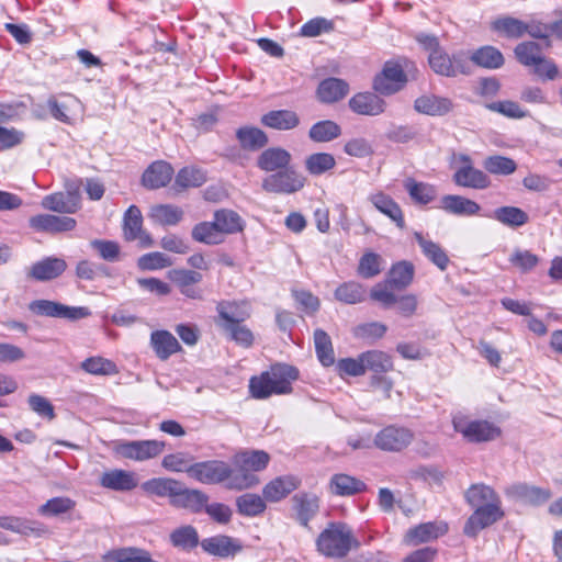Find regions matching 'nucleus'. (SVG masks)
<instances>
[{"label":"nucleus","instance_id":"nucleus-1","mask_svg":"<svg viewBox=\"0 0 562 562\" xmlns=\"http://www.w3.org/2000/svg\"><path fill=\"white\" fill-rule=\"evenodd\" d=\"M319 554L330 559H342L360 543L352 529L345 522H330L315 541Z\"/></svg>","mask_w":562,"mask_h":562},{"label":"nucleus","instance_id":"nucleus-2","mask_svg":"<svg viewBox=\"0 0 562 562\" xmlns=\"http://www.w3.org/2000/svg\"><path fill=\"white\" fill-rule=\"evenodd\" d=\"M270 457L262 450L241 451L233 457V476L231 490H245L259 483L255 472L267 468Z\"/></svg>","mask_w":562,"mask_h":562},{"label":"nucleus","instance_id":"nucleus-3","mask_svg":"<svg viewBox=\"0 0 562 562\" xmlns=\"http://www.w3.org/2000/svg\"><path fill=\"white\" fill-rule=\"evenodd\" d=\"M29 311L36 316L63 318L76 322L91 316V311L86 306H68L57 301L45 299L34 300L29 303Z\"/></svg>","mask_w":562,"mask_h":562},{"label":"nucleus","instance_id":"nucleus-4","mask_svg":"<svg viewBox=\"0 0 562 562\" xmlns=\"http://www.w3.org/2000/svg\"><path fill=\"white\" fill-rule=\"evenodd\" d=\"M189 476L202 484H220L226 482L228 487L233 476V467L222 460L196 462L189 469Z\"/></svg>","mask_w":562,"mask_h":562},{"label":"nucleus","instance_id":"nucleus-5","mask_svg":"<svg viewBox=\"0 0 562 562\" xmlns=\"http://www.w3.org/2000/svg\"><path fill=\"white\" fill-rule=\"evenodd\" d=\"M453 428L470 442H483L497 438L501 434L498 427L487 420H469L459 414L452 418Z\"/></svg>","mask_w":562,"mask_h":562},{"label":"nucleus","instance_id":"nucleus-6","mask_svg":"<svg viewBox=\"0 0 562 562\" xmlns=\"http://www.w3.org/2000/svg\"><path fill=\"white\" fill-rule=\"evenodd\" d=\"M306 179L293 168L277 171L262 180V189L269 193L292 194L304 188Z\"/></svg>","mask_w":562,"mask_h":562},{"label":"nucleus","instance_id":"nucleus-7","mask_svg":"<svg viewBox=\"0 0 562 562\" xmlns=\"http://www.w3.org/2000/svg\"><path fill=\"white\" fill-rule=\"evenodd\" d=\"M407 82V76L402 66L394 61H386L382 70L375 75L372 88L382 95H392L402 90Z\"/></svg>","mask_w":562,"mask_h":562},{"label":"nucleus","instance_id":"nucleus-8","mask_svg":"<svg viewBox=\"0 0 562 562\" xmlns=\"http://www.w3.org/2000/svg\"><path fill=\"white\" fill-rule=\"evenodd\" d=\"M165 449V442L159 440H121L115 445L117 454L134 461H146L159 456Z\"/></svg>","mask_w":562,"mask_h":562},{"label":"nucleus","instance_id":"nucleus-9","mask_svg":"<svg viewBox=\"0 0 562 562\" xmlns=\"http://www.w3.org/2000/svg\"><path fill=\"white\" fill-rule=\"evenodd\" d=\"M430 68L438 75L456 77L459 74H469L467 57L463 53L449 56L442 48L428 56Z\"/></svg>","mask_w":562,"mask_h":562},{"label":"nucleus","instance_id":"nucleus-10","mask_svg":"<svg viewBox=\"0 0 562 562\" xmlns=\"http://www.w3.org/2000/svg\"><path fill=\"white\" fill-rule=\"evenodd\" d=\"M503 516L504 512L501 508V501L476 507L464 526V533L475 537L480 530L493 525L502 519Z\"/></svg>","mask_w":562,"mask_h":562},{"label":"nucleus","instance_id":"nucleus-11","mask_svg":"<svg viewBox=\"0 0 562 562\" xmlns=\"http://www.w3.org/2000/svg\"><path fill=\"white\" fill-rule=\"evenodd\" d=\"M414 439V434L405 427L387 426L380 430L374 445L384 451H401L405 449Z\"/></svg>","mask_w":562,"mask_h":562},{"label":"nucleus","instance_id":"nucleus-12","mask_svg":"<svg viewBox=\"0 0 562 562\" xmlns=\"http://www.w3.org/2000/svg\"><path fill=\"white\" fill-rule=\"evenodd\" d=\"M505 495L516 502L539 506L547 503L552 493L549 488H543L527 483H515L505 488Z\"/></svg>","mask_w":562,"mask_h":562},{"label":"nucleus","instance_id":"nucleus-13","mask_svg":"<svg viewBox=\"0 0 562 562\" xmlns=\"http://www.w3.org/2000/svg\"><path fill=\"white\" fill-rule=\"evenodd\" d=\"M66 269L67 263L63 258L45 257L27 268L26 278L38 282H46L57 279Z\"/></svg>","mask_w":562,"mask_h":562},{"label":"nucleus","instance_id":"nucleus-14","mask_svg":"<svg viewBox=\"0 0 562 562\" xmlns=\"http://www.w3.org/2000/svg\"><path fill=\"white\" fill-rule=\"evenodd\" d=\"M209 502V496L200 491L186 487L181 482L171 499V506L187 509L193 514L203 512Z\"/></svg>","mask_w":562,"mask_h":562},{"label":"nucleus","instance_id":"nucleus-15","mask_svg":"<svg viewBox=\"0 0 562 562\" xmlns=\"http://www.w3.org/2000/svg\"><path fill=\"white\" fill-rule=\"evenodd\" d=\"M143 217L139 209L135 205H131L124 215V237L126 240H139L142 247H150L153 239L142 229Z\"/></svg>","mask_w":562,"mask_h":562},{"label":"nucleus","instance_id":"nucleus-16","mask_svg":"<svg viewBox=\"0 0 562 562\" xmlns=\"http://www.w3.org/2000/svg\"><path fill=\"white\" fill-rule=\"evenodd\" d=\"M200 544L204 552L220 558L234 557L243 549V546L237 539L225 535L205 538Z\"/></svg>","mask_w":562,"mask_h":562},{"label":"nucleus","instance_id":"nucleus-17","mask_svg":"<svg viewBox=\"0 0 562 562\" xmlns=\"http://www.w3.org/2000/svg\"><path fill=\"white\" fill-rule=\"evenodd\" d=\"M349 108L359 115L376 116L385 111L386 103L373 92H359L350 98Z\"/></svg>","mask_w":562,"mask_h":562},{"label":"nucleus","instance_id":"nucleus-18","mask_svg":"<svg viewBox=\"0 0 562 562\" xmlns=\"http://www.w3.org/2000/svg\"><path fill=\"white\" fill-rule=\"evenodd\" d=\"M218 322L221 328L224 325L244 323L250 317V305L247 302L222 301L217 304Z\"/></svg>","mask_w":562,"mask_h":562},{"label":"nucleus","instance_id":"nucleus-19","mask_svg":"<svg viewBox=\"0 0 562 562\" xmlns=\"http://www.w3.org/2000/svg\"><path fill=\"white\" fill-rule=\"evenodd\" d=\"M448 530L445 522H425L407 530L404 542L407 546H418L424 542L432 541L443 536Z\"/></svg>","mask_w":562,"mask_h":562},{"label":"nucleus","instance_id":"nucleus-20","mask_svg":"<svg viewBox=\"0 0 562 562\" xmlns=\"http://www.w3.org/2000/svg\"><path fill=\"white\" fill-rule=\"evenodd\" d=\"M452 179L457 186L474 190L487 189L492 183L487 173L474 166H460Z\"/></svg>","mask_w":562,"mask_h":562},{"label":"nucleus","instance_id":"nucleus-21","mask_svg":"<svg viewBox=\"0 0 562 562\" xmlns=\"http://www.w3.org/2000/svg\"><path fill=\"white\" fill-rule=\"evenodd\" d=\"M30 226L37 232L61 233L75 228L76 221L68 216H57L50 214H40L30 218Z\"/></svg>","mask_w":562,"mask_h":562},{"label":"nucleus","instance_id":"nucleus-22","mask_svg":"<svg viewBox=\"0 0 562 562\" xmlns=\"http://www.w3.org/2000/svg\"><path fill=\"white\" fill-rule=\"evenodd\" d=\"M291 154L281 147H269L257 158V167L266 172H277L290 166Z\"/></svg>","mask_w":562,"mask_h":562},{"label":"nucleus","instance_id":"nucleus-23","mask_svg":"<svg viewBox=\"0 0 562 562\" xmlns=\"http://www.w3.org/2000/svg\"><path fill=\"white\" fill-rule=\"evenodd\" d=\"M268 372L273 394L290 393L292 391V381L299 378L297 369L289 364H274Z\"/></svg>","mask_w":562,"mask_h":562},{"label":"nucleus","instance_id":"nucleus-24","mask_svg":"<svg viewBox=\"0 0 562 562\" xmlns=\"http://www.w3.org/2000/svg\"><path fill=\"white\" fill-rule=\"evenodd\" d=\"M173 175V169L170 164L159 160L153 162L143 173L142 183L149 190H155L166 187Z\"/></svg>","mask_w":562,"mask_h":562},{"label":"nucleus","instance_id":"nucleus-25","mask_svg":"<svg viewBox=\"0 0 562 562\" xmlns=\"http://www.w3.org/2000/svg\"><path fill=\"white\" fill-rule=\"evenodd\" d=\"M414 237L420 247L423 255L439 270L445 271L450 263V259L446 250L438 243L419 232H415Z\"/></svg>","mask_w":562,"mask_h":562},{"label":"nucleus","instance_id":"nucleus-26","mask_svg":"<svg viewBox=\"0 0 562 562\" xmlns=\"http://www.w3.org/2000/svg\"><path fill=\"white\" fill-rule=\"evenodd\" d=\"M100 484L112 491L128 492L137 486V479L131 471L115 469L104 472L100 477Z\"/></svg>","mask_w":562,"mask_h":562},{"label":"nucleus","instance_id":"nucleus-27","mask_svg":"<svg viewBox=\"0 0 562 562\" xmlns=\"http://www.w3.org/2000/svg\"><path fill=\"white\" fill-rule=\"evenodd\" d=\"M440 207L447 213L458 216L477 215L481 206L473 200L457 194H447L441 198Z\"/></svg>","mask_w":562,"mask_h":562},{"label":"nucleus","instance_id":"nucleus-28","mask_svg":"<svg viewBox=\"0 0 562 562\" xmlns=\"http://www.w3.org/2000/svg\"><path fill=\"white\" fill-rule=\"evenodd\" d=\"M452 106L450 99L435 94L420 95L414 102V109L417 112L431 116L445 115L452 110Z\"/></svg>","mask_w":562,"mask_h":562},{"label":"nucleus","instance_id":"nucleus-29","mask_svg":"<svg viewBox=\"0 0 562 562\" xmlns=\"http://www.w3.org/2000/svg\"><path fill=\"white\" fill-rule=\"evenodd\" d=\"M329 492L337 496H352L366 491L361 480L345 473L334 474L328 485Z\"/></svg>","mask_w":562,"mask_h":562},{"label":"nucleus","instance_id":"nucleus-30","mask_svg":"<svg viewBox=\"0 0 562 562\" xmlns=\"http://www.w3.org/2000/svg\"><path fill=\"white\" fill-rule=\"evenodd\" d=\"M150 345L160 360H167L181 350L177 338L168 330H156L150 335Z\"/></svg>","mask_w":562,"mask_h":562},{"label":"nucleus","instance_id":"nucleus-31","mask_svg":"<svg viewBox=\"0 0 562 562\" xmlns=\"http://www.w3.org/2000/svg\"><path fill=\"white\" fill-rule=\"evenodd\" d=\"M292 501L297 520L302 526L307 527L319 509L318 497L314 494L299 493L293 496Z\"/></svg>","mask_w":562,"mask_h":562},{"label":"nucleus","instance_id":"nucleus-32","mask_svg":"<svg viewBox=\"0 0 562 562\" xmlns=\"http://www.w3.org/2000/svg\"><path fill=\"white\" fill-rule=\"evenodd\" d=\"M369 201L374 205V207L392 220L397 227L404 228L405 221L403 216V212L400 205L387 194L383 192H378L371 194L369 196Z\"/></svg>","mask_w":562,"mask_h":562},{"label":"nucleus","instance_id":"nucleus-33","mask_svg":"<svg viewBox=\"0 0 562 562\" xmlns=\"http://www.w3.org/2000/svg\"><path fill=\"white\" fill-rule=\"evenodd\" d=\"M261 123L278 131H290L299 126L300 117L291 110H273L261 117Z\"/></svg>","mask_w":562,"mask_h":562},{"label":"nucleus","instance_id":"nucleus-34","mask_svg":"<svg viewBox=\"0 0 562 562\" xmlns=\"http://www.w3.org/2000/svg\"><path fill=\"white\" fill-rule=\"evenodd\" d=\"M491 30L501 36L517 40L526 34L527 22L509 15H503L491 22Z\"/></svg>","mask_w":562,"mask_h":562},{"label":"nucleus","instance_id":"nucleus-35","mask_svg":"<svg viewBox=\"0 0 562 562\" xmlns=\"http://www.w3.org/2000/svg\"><path fill=\"white\" fill-rule=\"evenodd\" d=\"M403 186L415 204L426 205L437 198V188L434 184L407 178Z\"/></svg>","mask_w":562,"mask_h":562},{"label":"nucleus","instance_id":"nucleus-36","mask_svg":"<svg viewBox=\"0 0 562 562\" xmlns=\"http://www.w3.org/2000/svg\"><path fill=\"white\" fill-rule=\"evenodd\" d=\"M349 91L348 83L338 78H327L317 88V95L324 103H334L346 97Z\"/></svg>","mask_w":562,"mask_h":562},{"label":"nucleus","instance_id":"nucleus-37","mask_svg":"<svg viewBox=\"0 0 562 562\" xmlns=\"http://www.w3.org/2000/svg\"><path fill=\"white\" fill-rule=\"evenodd\" d=\"M415 274V267L411 261H398L392 266L386 282L391 288L404 290L411 285Z\"/></svg>","mask_w":562,"mask_h":562},{"label":"nucleus","instance_id":"nucleus-38","mask_svg":"<svg viewBox=\"0 0 562 562\" xmlns=\"http://www.w3.org/2000/svg\"><path fill=\"white\" fill-rule=\"evenodd\" d=\"M42 205L44 209L58 212V213H75L79 209V199L71 193H54L46 195Z\"/></svg>","mask_w":562,"mask_h":562},{"label":"nucleus","instance_id":"nucleus-39","mask_svg":"<svg viewBox=\"0 0 562 562\" xmlns=\"http://www.w3.org/2000/svg\"><path fill=\"white\" fill-rule=\"evenodd\" d=\"M297 487L294 476H280L269 482L263 488V497L269 502H278Z\"/></svg>","mask_w":562,"mask_h":562},{"label":"nucleus","instance_id":"nucleus-40","mask_svg":"<svg viewBox=\"0 0 562 562\" xmlns=\"http://www.w3.org/2000/svg\"><path fill=\"white\" fill-rule=\"evenodd\" d=\"M470 60L476 66L486 69H498L505 63L502 52L491 45H485L475 49L471 54Z\"/></svg>","mask_w":562,"mask_h":562},{"label":"nucleus","instance_id":"nucleus-41","mask_svg":"<svg viewBox=\"0 0 562 562\" xmlns=\"http://www.w3.org/2000/svg\"><path fill=\"white\" fill-rule=\"evenodd\" d=\"M149 217L162 226H175L182 221L183 211L173 204H157L150 207Z\"/></svg>","mask_w":562,"mask_h":562},{"label":"nucleus","instance_id":"nucleus-42","mask_svg":"<svg viewBox=\"0 0 562 562\" xmlns=\"http://www.w3.org/2000/svg\"><path fill=\"white\" fill-rule=\"evenodd\" d=\"M334 296L344 304L353 305L362 303L366 300L367 290L357 281H347L336 288Z\"/></svg>","mask_w":562,"mask_h":562},{"label":"nucleus","instance_id":"nucleus-43","mask_svg":"<svg viewBox=\"0 0 562 562\" xmlns=\"http://www.w3.org/2000/svg\"><path fill=\"white\" fill-rule=\"evenodd\" d=\"M501 224L517 228L528 223V214L517 206H501L493 211L491 216Z\"/></svg>","mask_w":562,"mask_h":562},{"label":"nucleus","instance_id":"nucleus-44","mask_svg":"<svg viewBox=\"0 0 562 562\" xmlns=\"http://www.w3.org/2000/svg\"><path fill=\"white\" fill-rule=\"evenodd\" d=\"M216 228L221 236L225 234H235L241 232L244 228V222L241 217L232 210H218L214 213L213 220Z\"/></svg>","mask_w":562,"mask_h":562},{"label":"nucleus","instance_id":"nucleus-45","mask_svg":"<svg viewBox=\"0 0 562 562\" xmlns=\"http://www.w3.org/2000/svg\"><path fill=\"white\" fill-rule=\"evenodd\" d=\"M236 137L240 144V147L246 150H257L268 144V136L258 127H240L236 132Z\"/></svg>","mask_w":562,"mask_h":562},{"label":"nucleus","instance_id":"nucleus-46","mask_svg":"<svg viewBox=\"0 0 562 562\" xmlns=\"http://www.w3.org/2000/svg\"><path fill=\"white\" fill-rule=\"evenodd\" d=\"M305 170L313 177L322 176L336 167V159L329 153H314L304 160Z\"/></svg>","mask_w":562,"mask_h":562},{"label":"nucleus","instance_id":"nucleus-47","mask_svg":"<svg viewBox=\"0 0 562 562\" xmlns=\"http://www.w3.org/2000/svg\"><path fill=\"white\" fill-rule=\"evenodd\" d=\"M170 542L175 548L183 551H190L198 547L199 533L191 525L181 526L176 528L169 536Z\"/></svg>","mask_w":562,"mask_h":562},{"label":"nucleus","instance_id":"nucleus-48","mask_svg":"<svg viewBox=\"0 0 562 562\" xmlns=\"http://www.w3.org/2000/svg\"><path fill=\"white\" fill-rule=\"evenodd\" d=\"M341 134V127L331 120L318 121L308 131V137L315 143H328Z\"/></svg>","mask_w":562,"mask_h":562},{"label":"nucleus","instance_id":"nucleus-49","mask_svg":"<svg viewBox=\"0 0 562 562\" xmlns=\"http://www.w3.org/2000/svg\"><path fill=\"white\" fill-rule=\"evenodd\" d=\"M180 482L169 477H156L148 480L142 484V488L148 493L159 497H169V503L173 498Z\"/></svg>","mask_w":562,"mask_h":562},{"label":"nucleus","instance_id":"nucleus-50","mask_svg":"<svg viewBox=\"0 0 562 562\" xmlns=\"http://www.w3.org/2000/svg\"><path fill=\"white\" fill-rule=\"evenodd\" d=\"M80 368L93 375H115L119 373L115 362L100 356L87 358L80 363Z\"/></svg>","mask_w":562,"mask_h":562},{"label":"nucleus","instance_id":"nucleus-51","mask_svg":"<svg viewBox=\"0 0 562 562\" xmlns=\"http://www.w3.org/2000/svg\"><path fill=\"white\" fill-rule=\"evenodd\" d=\"M514 54L518 63L525 67H532L543 56L541 46L532 41L519 43L515 47Z\"/></svg>","mask_w":562,"mask_h":562},{"label":"nucleus","instance_id":"nucleus-52","mask_svg":"<svg viewBox=\"0 0 562 562\" xmlns=\"http://www.w3.org/2000/svg\"><path fill=\"white\" fill-rule=\"evenodd\" d=\"M362 362H364V369L371 370L375 373H384L393 370L392 358L380 350H371L361 353Z\"/></svg>","mask_w":562,"mask_h":562},{"label":"nucleus","instance_id":"nucleus-53","mask_svg":"<svg viewBox=\"0 0 562 562\" xmlns=\"http://www.w3.org/2000/svg\"><path fill=\"white\" fill-rule=\"evenodd\" d=\"M314 344L318 360L325 367L335 362L334 348L329 335L323 329L314 331Z\"/></svg>","mask_w":562,"mask_h":562},{"label":"nucleus","instance_id":"nucleus-54","mask_svg":"<svg viewBox=\"0 0 562 562\" xmlns=\"http://www.w3.org/2000/svg\"><path fill=\"white\" fill-rule=\"evenodd\" d=\"M468 503L473 507L484 506L488 503L499 502L498 495L495 491L484 484H474L472 485L465 494Z\"/></svg>","mask_w":562,"mask_h":562},{"label":"nucleus","instance_id":"nucleus-55","mask_svg":"<svg viewBox=\"0 0 562 562\" xmlns=\"http://www.w3.org/2000/svg\"><path fill=\"white\" fill-rule=\"evenodd\" d=\"M508 261L521 273H528L539 265L540 258L530 250L515 248L508 257Z\"/></svg>","mask_w":562,"mask_h":562},{"label":"nucleus","instance_id":"nucleus-56","mask_svg":"<svg viewBox=\"0 0 562 562\" xmlns=\"http://www.w3.org/2000/svg\"><path fill=\"white\" fill-rule=\"evenodd\" d=\"M191 235L195 241L206 245H218L224 240L214 222L198 223L193 226Z\"/></svg>","mask_w":562,"mask_h":562},{"label":"nucleus","instance_id":"nucleus-57","mask_svg":"<svg viewBox=\"0 0 562 562\" xmlns=\"http://www.w3.org/2000/svg\"><path fill=\"white\" fill-rule=\"evenodd\" d=\"M483 167L492 175L508 176L516 171L517 164L509 157L493 155L485 158Z\"/></svg>","mask_w":562,"mask_h":562},{"label":"nucleus","instance_id":"nucleus-58","mask_svg":"<svg viewBox=\"0 0 562 562\" xmlns=\"http://www.w3.org/2000/svg\"><path fill=\"white\" fill-rule=\"evenodd\" d=\"M206 181V175L202 169L184 167L176 176V186L181 189L201 187Z\"/></svg>","mask_w":562,"mask_h":562},{"label":"nucleus","instance_id":"nucleus-59","mask_svg":"<svg viewBox=\"0 0 562 562\" xmlns=\"http://www.w3.org/2000/svg\"><path fill=\"white\" fill-rule=\"evenodd\" d=\"M382 257L373 251H367L359 260L357 272L364 279H371L382 271Z\"/></svg>","mask_w":562,"mask_h":562},{"label":"nucleus","instance_id":"nucleus-60","mask_svg":"<svg viewBox=\"0 0 562 562\" xmlns=\"http://www.w3.org/2000/svg\"><path fill=\"white\" fill-rule=\"evenodd\" d=\"M76 502L69 497H53L38 507V513L43 516H58L72 510Z\"/></svg>","mask_w":562,"mask_h":562},{"label":"nucleus","instance_id":"nucleus-61","mask_svg":"<svg viewBox=\"0 0 562 562\" xmlns=\"http://www.w3.org/2000/svg\"><path fill=\"white\" fill-rule=\"evenodd\" d=\"M172 260L164 252L154 251L140 256L137 260V266L144 271H154L172 266Z\"/></svg>","mask_w":562,"mask_h":562},{"label":"nucleus","instance_id":"nucleus-62","mask_svg":"<svg viewBox=\"0 0 562 562\" xmlns=\"http://www.w3.org/2000/svg\"><path fill=\"white\" fill-rule=\"evenodd\" d=\"M236 504L238 512L245 516H257L266 509L265 501L256 494H244Z\"/></svg>","mask_w":562,"mask_h":562},{"label":"nucleus","instance_id":"nucleus-63","mask_svg":"<svg viewBox=\"0 0 562 562\" xmlns=\"http://www.w3.org/2000/svg\"><path fill=\"white\" fill-rule=\"evenodd\" d=\"M222 329L228 335L229 339L244 348H249L254 344L255 337L252 331L247 326L243 325V323L235 325L227 324L224 325Z\"/></svg>","mask_w":562,"mask_h":562},{"label":"nucleus","instance_id":"nucleus-64","mask_svg":"<svg viewBox=\"0 0 562 562\" xmlns=\"http://www.w3.org/2000/svg\"><path fill=\"white\" fill-rule=\"evenodd\" d=\"M486 108L509 119H524L528 116V111L521 109L517 102L510 100L492 102L487 104Z\"/></svg>","mask_w":562,"mask_h":562}]
</instances>
